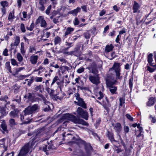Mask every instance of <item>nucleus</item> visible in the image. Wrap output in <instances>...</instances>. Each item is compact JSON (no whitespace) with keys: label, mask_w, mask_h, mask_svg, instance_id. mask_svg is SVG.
Returning a JSON list of instances; mask_svg holds the SVG:
<instances>
[{"label":"nucleus","mask_w":156,"mask_h":156,"mask_svg":"<svg viewBox=\"0 0 156 156\" xmlns=\"http://www.w3.org/2000/svg\"><path fill=\"white\" fill-rule=\"evenodd\" d=\"M11 62L13 66H18V64L16 60L14 58L11 59Z\"/></svg>","instance_id":"79ce46f5"},{"label":"nucleus","mask_w":156,"mask_h":156,"mask_svg":"<svg viewBox=\"0 0 156 156\" xmlns=\"http://www.w3.org/2000/svg\"><path fill=\"white\" fill-rule=\"evenodd\" d=\"M20 29L23 32H25V29L24 25L22 23L20 25Z\"/></svg>","instance_id":"13d9d810"},{"label":"nucleus","mask_w":156,"mask_h":156,"mask_svg":"<svg viewBox=\"0 0 156 156\" xmlns=\"http://www.w3.org/2000/svg\"><path fill=\"white\" fill-rule=\"evenodd\" d=\"M25 69V68L24 67H20L19 68L16 69V72L17 73L21 70H23Z\"/></svg>","instance_id":"4d7b16f0"},{"label":"nucleus","mask_w":156,"mask_h":156,"mask_svg":"<svg viewBox=\"0 0 156 156\" xmlns=\"http://www.w3.org/2000/svg\"><path fill=\"white\" fill-rule=\"evenodd\" d=\"M133 80H131L130 79L129 80V85L130 89L131 90L132 89L133 83Z\"/></svg>","instance_id":"8fccbe9b"},{"label":"nucleus","mask_w":156,"mask_h":156,"mask_svg":"<svg viewBox=\"0 0 156 156\" xmlns=\"http://www.w3.org/2000/svg\"><path fill=\"white\" fill-rule=\"evenodd\" d=\"M44 68L42 67V66H40L38 68V75H40L41 74L44 70Z\"/></svg>","instance_id":"f704fd0d"},{"label":"nucleus","mask_w":156,"mask_h":156,"mask_svg":"<svg viewBox=\"0 0 156 156\" xmlns=\"http://www.w3.org/2000/svg\"><path fill=\"white\" fill-rule=\"evenodd\" d=\"M46 3V0H39V5H44Z\"/></svg>","instance_id":"0e129e2a"},{"label":"nucleus","mask_w":156,"mask_h":156,"mask_svg":"<svg viewBox=\"0 0 156 156\" xmlns=\"http://www.w3.org/2000/svg\"><path fill=\"white\" fill-rule=\"evenodd\" d=\"M89 79L92 83L96 85H97L100 83L99 77L98 75H90L89 76Z\"/></svg>","instance_id":"1a4fd4ad"},{"label":"nucleus","mask_w":156,"mask_h":156,"mask_svg":"<svg viewBox=\"0 0 156 156\" xmlns=\"http://www.w3.org/2000/svg\"><path fill=\"white\" fill-rule=\"evenodd\" d=\"M50 35V33L49 32H47L45 34H44L43 36L42 37V40H43L44 41H45L47 39H44V37H46L47 38Z\"/></svg>","instance_id":"2f4dec72"},{"label":"nucleus","mask_w":156,"mask_h":156,"mask_svg":"<svg viewBox=\"0 0 156 156\" xmlns=\"http://www.w3.org/2000/svg\"><path fill=\"white\" fill-rule=\"evenodd\" d=\"M22 2H25V0H17V3L19 8H20Z\"/></svg>","instance_id":"052dcab7"},{"label":"nucleus","mask_w":156,"mask_h":156,"mask_svg":"<svg viewBox=\"0 0 156 156\" xmlns=\"http://www.w3.org/2000/svg\"><path fill=\"white\" fill-rule=\"evenodd\" d=\"M39 136L38 134H37L31 141L22 147L18 154L21 156H27V153L30 150V148H32L35 142L39 140Z\"/></svg>","instance_id":"f03ea898"},{"label":"nucleus","mask_w":156,"mask_h":156,"mask_svg":"<svg viewBox=\"0 0 156 156\" xmlns=\"http://www.w3.org/2000/svg\"><path fill=\"white\" fill-rule=\"evenodd\" d=\"M38 9L39 10L41 11H44L45 9V7L44 5H39L38 6Z\"/></svg>","instance_id":"09e8293b"},{"label":"nucleus","mask_w":156,"mask_h":156,"mask_svg":"<svg viewBox=\"0 0 156 156\" xmlns=\"http://www.w3.org/2000/svg\"><path fill=\"white\" fill-rule=\"evenodd\" d=\"M20 38L19 37L17 36L15 39V41L14 43H12L11 44V46H17L20 43Z\"/></svg>","instance_id":"412c9836"},{"label":"nucleus","mask_w":156,"mask_h":156,"mask_svg":"<svg viewBox=\"0 0 156 156\" xmlns=\"http://www.w3.org/2000/svg\"><path fill=\"white\" fill-rule=\"evenodd\" d=\"M14 154V152L12 151L10 153H7L5 156H13Z\"/></svg>","instance_id":"774afa93"},{"label":"nucleus","mask_w":156,"mask_h":156,"mask_svg":"<svg viewBox=\"0 0 156 156\" xmlns=\"http://www.w3.org/2000/svg\"><path fill=\"white\" fill-rule=\"evenodd\" d=\"M84 70V68L83 67H81L79 69H78L77 70V72L78 73H80L83 72Z\"/></svg>","instance_id":"e2e57ef3"},{"label":"nucleus","mask_w":156,"mask_h":156,"mask_svg":"<svg viewBox=\"0 0 156 156\" xmlns=\"http://www.w3.org/2000/svg\"><path fill=\"white\" fill-rule=\"evenodd\" d=\"M36 51L35 48L33 46H30L29 48V52L30 53H32Z\"/></svg>","instance_id":"de8ad7c7"},{"label":"nucleus","mask_w":156,"mask_h":156,"mask_svg":"<svg viewBox=\"0 0 156 156\" xmlns=\"http://www.w3.org/2000/svg\"><path fill=\"white\" fill-rule=\"evenodd\" d=\"M74 30L73 28L70 27H68L66 29V31L65 33V36L66 37V36L68 35L71 33Z\"/></svg>","instance_id":"4be33fe9"},{"label":"nucleus","mask_w":156,"mask_h":156,"mask_svg":"<svg viewBox=\"0 0 156 156\" xmlns=\"http://www.w3.org/2000/svg\"><path fill=\"white\" fill-rule=\"evenodd\" d=\"M75 97L76 98V99L77 100V102L76 101H74V103L79 106H80L84 108H87L86 104L83 101V99L80 98V95L78 93H76L74 94Z\"/></svg>","instance_id":"423d86ee"},{"label":"nucleus","mask_w":156,"mask_h":156,"mask_svg":"<svg viewBox=\"0 0 156 156\" xmlns=\"http://www.w3.org/2000/svg\"><path fill=\"white\" fill-rule=\"evenodd\" d=\"M61 39L60 37L58 36L55 37L54 39V44L55 45L59 44L61 42Z\"/></svg>","instance_id":"bb28decb"},{"label":"nucleus","mask_w":156,"mask_h":156,"mask_svg":"<svg viewBox=\"0 0 156 156\" xmlns=\"http://www.w3.org/2000/svg\"><path fill=\"white\" fill-rule=\"evenodd\" d=\"M13 13H12V12L9 13L8 17V20H10L14 18V16L13 15Z\"/></svg>","instance_id":"6e6d98bb"},{"label":"nucleus","mask_w":156,"mask_h":156,"mask_svg":"<svg viewBox=\"0 0 156 156\" xmlns=\"http://www.w3.org/2000/svg\"><path fill=\"white\" fill-rule=\"evenodd\" d=\"M24 98L28 99L29 101L32 102H34L35 101L34 95L30 93H28L26 94L24 96Z\"/></svg>","instance_id":"9b49d317"},{"label":"nucleus","mask_w":156,"mask_h":156,"mask_svg":"<svg viewBox=\"0 0 156 156\" xmlns=\"http://www.w3.org/2000/svg\"><path fill=\"white\" fill-rule=\"evenodd\" d=\"M155 101V100L154 98L152 97L151 98L147 103V105L148 106H151L154 105Z\"/></svg>","instance_id":"a211bd4d"},{"label":"nucleus","mask_w":156,"mask_h":156,"mask_svg":"<svg viewBox=\"0 0 156 156\" xmlns=\"http://www.w3.org/2000/svg\"><path fill=\"white\" fill-rule=\"evenodd\" d=\"M22 14L23 16V17L24 18H28L30 19V15H29L28 16V15L27 14V12L23 11L22 12Z\"/></svg>","instance_id":"4c0bfd02"},{"label":"nucleus","mask_w":156,"mask_h":156,"mask_svg":"<svg viewBox=\"0 0 156 156\" xmlns=\"http://www.w3.org/2000/svg\"><path fill=\"white\" fill-rule=\"evenodd\" d=\"M80 46H78L76 47L75 48L74 50V51H76V55H77L79 54V51L80 50Z\"/></svg>","instance_id":"3c124183"},{"label":"nucleus","mask_w":156,"mask_h":156,"mask_svg":"<svg viewBox=\"0 0 156 156\" xmlns=\"http://www.w3.org/2000/svg\"><path fill=\"white\" fill-rule=\"evenodd\" d=\"M40 26L41 27L45 28L46 27L47 23L44 20H43V21L40 23Z\"/></svg>","instance_id":"c03bdc74"},{"label":"nucleus","mask_w":156,"mask_h":156,"mask_svg":"<svg viewBox=\"0 0 156 156\" xmlns=\"http://www.w3.org/2000/svg\"><path fill=\"white\" fill-rule=\"evenodd\" d=\"M20 50V52L23 55H24L26 51L24 49V43L23 42H21V43Z\"/></svg>","instance_id":"393cba45"},{"label":"nucleus","mask_w":156,"mask_h":156,"mask_svg":"<svg viewBox=\"0 0 156 156\" xmlns=\"http://www.w3.org/2000/svg\"><path fill=\"white\" fill-rule=\"evenodd\" d=\"M44 20V18L43 16H40L36 20L35 24L37 25L40 23H41L43 21V20Z\"/></svg>","instance_id":"b1692460"},{"label":"nucleus","mask_w":156,"mask_h":156,"mask_svg":"<svg viewBox=\"0 0 156 156\" xmlns=\"http://www.w3.org/2000/svg\"><path fill=\"white\" fill-rule=\"evenodd\" d=\"M0 4L2 8H5L8 6V2L6 1H2L0 2Z\"/></svg>","instance_id":"c9c22d12"},{"label":"nucleus","mask_w":156,"mask_h":156,"mask_svg":"<svg viewBox=\"0 0 156 156\" xmlns=\"http://www.w3.org/2000/svg\"><path fill=\"white\" fill-rule=\"evenodd\" d=\"M55 62H53L50 64L49 65L50 67H53L55 69H58L59 67L58 65L57 64L54 65Z\"/></svg>","instance_id":"37998d69"},{"label":"nucleus","mask_w":156,"mask_h":156,"mask_svg":"<svg viewBox=\"0 0 156 156\" xmlns=\"http://www.w3.org/2000/svg\"><path fill=\"white\" fill-rule=\"evenodd\" d=\"M81 9L80 8H77L71 11L68 12L69 14H73V16H76L77 15L78 12H79L80 11Z\"/></svg>","instance_id":"f3484780"},{"label":"nucleus","mask_w":156,"mask_h":156,"mask_svg":"<svg viewBox=\"0 0 156 156\" xmlns=\"http://www.w3.org/2000/svg\"><path fill=\"white\" fill-rule=\"evenodd\" d=\"M65 134V133L62 134L63 139L64 140H72L74 138V137L70 134L68 133L66 135Z\"/></svg>","instance_id":"4468645a"},{"label":"nucleus","mask_w":156,"mask_h":156,"mask_svg":"<svg viewBox=\"0 0 156 156\" xmlns=\"http://www.w3.org/2000/svg\"><path fill=\"white\" fill-rule=\"evenodd\" d=\"M114 48V46L112 44L110 45H107L105 47V51L106 52H108L112 51Z\"/></svg>","instance_id":"aec40b11"},{"label":"nucleus","mask_w":156,"mask_h":156,"mask_svg":"<svg viewBox=\"0 0 156 156\" xmlns=\"http://www.w3.org/2000/svg\"><path fill=\"white\" fill-rule=\"evenodd\" d=\"M40 106L37 104H35L31 106H29L25 108L23 112L25 116L32 114L39 111Z\"/></svg>","instance_id":"7ed1b4c3"},{"label":"nucleus","mask_w":156,"mask_h":156,"mask_svg":"<svg viewBox=\"0 0 156 156\" xmlns=\"http://www.w3.org/2000/svg\"><path fill=\"white\" fill-rule=\"evenodd\" d=\"M58 77L57 76H55L54 77V78L53 79L52 82V83L51 84V85H52L54 83L58 80Z\"/></svg>","instance_id":"69168bd1"},{"label":"nucleus","mask_w":156,"mask_h":156,"mask_svg":"<svg viewBox=\"0 0 156 156\" xmlns=\"http://www.w3.org/2000/svg\"><path fill=\"white\" fill-rule=\"evenodd\" d=\"M108 136L109 137V139L112 142H116V141L115 140L114 138L113 134L108 132Z\"/></svg>","instance_id":"c85d7f7f"},{"label":"nucleus","mask_w":156,"mask_h":156,"mask_svg":"<svg viewBox=\"0 0 156 156\" xmlns=\"http://www.w3.org/2000/svg\"><path fill=\"white\" fill-rule=\"evenodd\" d=\"M61 119L64 121L63 124H65V122H68L71 121L75 124H82L86 126L88 125V123L83 119L69 113L63 114L62 117Z\"/></svg>","instance_id":"f257e3e1"},{"label":"nucleus","mask_w":156,"mask_h":156,"mask_svg":"<svg viewBox=\"0 0 156 156\" xmlns=\"http://www.w3.org/2000/svg\"><path fill=\"white\" fill-rule=\"evenodd\" d=\"M76 112L78 115L82 118L87 120L88 119V114L87 112L84 111L80 107H78L76 110Z\"/></svg>","instance_id":"0eeeda50"},{"label":"nucleus","mask_w":156,"mask_h":156,"mask_svg":"<svg viewBox=\"0 0 156 156\" xmlns=\"http://www.w3.org/2000/svg\"><path fill=\"white\" fill-rule=\"evenodd\" d=\"M119 108H120L122 105L123 104L125 103V99L123 98H120L119 99Z\"/></svg>","instance_id":"72a5a7b5"},{"label":"nucleus","mask_w":156,"mask_h":156,"mask_svg":"<svg viewBox=\"0 0 156 156\" xmlns=\"http://www.w3.org/2000/svg\"><path fill=\"white\" fill-rule=\"evenodd\" d=\"M132 126L133 127H135L136 126L137 127V128L138 129V130H136V129H135V135L137 137H140L142 135V133H143V130L142 128L140 126V125L139 124H138L136 123L133 124H132Z\"/></svg>","instance_id":"6e6552de"},{"label":"nucleus","mask_w":156,"mask_h":156,"mask_svg":"<svg viewBox=\"0 0 156 156\" xmlns=\"http://www.w3.org/2000/svg\"><path fill=\"white\" fill-rule=\"evenodd\" d=\"M85 149L87 152L91 151L92 148L91 146L89 144H87L85 146Z\"/></svg>","instance_id":"c756f323"},{"label":"nucleus","mask_w":156,"mask_h":156,"mask_svg":"<svg viewBox=\"0 0 156 156\" xmlns=\"http://www.w3.org/2000/svg\"><path fill=\"white\" fill-rule=\"evenodd\" d=\"M149 118L151 120V121L153 123H154L155 122H156V119L154 117H152L151 115H150V116Z\"/></svg>","instance_id":"680f3d73"},{"label":"nucleus","mask_w":156,"mask_h":156,"mask_svg":"<svg viewBox=\"0 0 156 156\" xmlns=\"http://www.w3.org/2000/svg\"><path fill=\"white\" fill-rule=\"evenodd\" d=\"M6 139L5 138H3L0 140V147H3L5 151L7 150V146H6L5 141Z\"/></svg>","instance_id":"2eb2a0df"},{"label":"nucleus","mask_w":156,"mask_h":156,"mask_svg":"<svg viewBox=\"0 0 156 156\" xmlns=\"http://www.w3.org/2000/svg\"><path fill=\"white\" fill-rule=\"evenodd\" d=\"M123 129L125 133H127L129 131V128L127 126H124L123 127Z\"/></svg>","instance_id":"a19ab883"},{"label":"nucleus","mask_w":156,"mask_h":156,"mask_svg":"<svg viewBox=\"0 0 156 156\" xmlns=\"http://www.w3.org/2000/svg\"><path fill=\"white\" fill-rule=\"evenodd\" d=\"M126 116L128 119L130 121H132L133 120V118L131 117V115L129 114H127L126 115Z\"/></svg>","instance_id":"864d4df0"},{"label":"nucleus","mask_w":156,"mask_h":156,"mask_svg":"<svg viewBox=\"0 0 156 156\" xmlns=\"http://www.w3.org/2000/svg\"><path fill=\"white\" fill-rule=\"evenodd\" d=\"M117 82L116 80L111 81L109 80H106V83L107 86L109 87V91L112 94H116L117 88L116 87L113 86V84H115Z\"/></svg>","instance_id":"39448f33"},{"label":"nucleus","mask_w":156,"mask_h":156,"mask_svg":"<svg viewBox=\"0 0 156 156\" xmlns=\"http://www.w3.org/2000/svg\"><path fill=\"white\" fill-rule=\"evenodd\" d=\"M16 58L19 62H21L23 60V58L20 53H18L16 54Z\"/></svg>","instance_id":"cd10ccee"},{"label":"nucleus","mask_w":156,"mask_h":156,"mask_svg":"<svg viewBox=\"0 0 156 156\" xmlns=\"http://www.w3.org/2000/svg\"><path fill=\"white\" fill-rule=\"evenodd\" d=\"M115 130L118 133H119L122 129V127L121 124L119 123H116L114 126Z\"/></svg>","instance_id":"6ab92c4d"},{"label":"nucleus","mask_w":156,"mask_h":156,"mask_svg":"<svg viewBox=\"0 0 156 156\" xmlns=\"http://www.w3.org/2000/svg\"><path fill=\"white\" fill-rule=\"evenodd\" d=\"M79 21L78 19L77 18H75L74 19V21L73 22V23L74 25H77L79 24Z\"/></svg>","instance_id":"603ef678"},{"label":"nucleus","mask_w":156,"mask_h":156,"mask_svg":"<svg viewBox=\"0 0 156 156\" xmlns=\"http://www.w3.org/2000/svg\"><path fill=\"white\" fill-rule=\"evenodd\" d=\"M116 148L117 149H115L114 151L116 152L117 153H119L123 151L120 148H118V147H116Z\"/></svg>","instance_id":"338daca9"},{"label":"nucleus","mask_w":156,"mask_h":156,"mask_svg":"<svg viewBox=\"0 0 156 156\" xmlns=\"http://www.w3.org/2000/svg\"><path fill=\"white\" fill-rule=\"evenodd\" d=\"M34 27V23L33 22L31 23L29 27H27V29L28 30L32 31Z\"/></svg>","instance_id":"bf43d9fd"},{"label":"nucleus","mask_w":156,"mask_h":156,"mask_svg":"<svg viewBox=\"0 0 156 156\" xmlns=\"http://www.w3.org/2000/svg\"><path fill=\"white\" fill-rule=\"evenodd\" d=\"M140 5L136 1H134V4L133 6V12L136 13L137 12L138 10L140 8Z\"/></svg>","instance_id":"ddd939ff"},{"label":"nucleus","mask_w":156,"mask_h":156,"mask_svg":"<svg viewBox=\"0 0 156 156\" xmlns=\"http://www.w3.org/2000/svg\"><path fill=\"white\" fill-rule=\"evenodd\" d=\"M8 98L6 95L2 96L0 98V101H7V100Z\"/></svg>","instance_id":"e433bc0d"},{"label":"nucleus","mask_w":156,"mask_h":156,"mask_svg":"<svg viewBox=\"0 0 156 156\" xmlns=\"http://www.w3.org/2000/svg\"><path fill=\"white\" fill-rule=\"evenodd\" d=\"M47 146L46 145L44 146L43 147V148H42L43 151L44 152H46L47 151L50 150L51 148V147L50 145L48 146V147L47 148Z\"/></svg>","instance_id":"473e14b6"},{"label":"nucleus","mask_w":156,"mask_h":156,"mask_svg":"<svg viewBox=\"0 0 156 156\" xmlns=\"http://www.w3.org/2000/svg\"><path fill=\"white\" fill-rule=\"evenodd\" d=\"M43 78L41 77H36L34 80L36 82H41L42 81Z\"/></svg>","instance_id":"49530a36"},{"label":"nucleus","mask_w":156,"mask_h":156,"mask_svg":"<svg viewBox=\"0 0 156 156\" xmlns=\"http://www.w3.org/2000/svg\"><path fill=\"white\" fill-rule=\"evenodd\" d=\"M121 65L120 63L118 62H115L112 68H110L109 71L110 72H114L115 75L116 76V79H120L121 77L120 76V66Z\"/></svg>","instance_id":"20e7f679"},{"label":"nucleus","mask_w":156,"mask_h":156,"mask_svg":"<svg viewBox=\"0 0 156 156\" xmlns=\"http://www.w3.org/2000/svg\"><path fill=\"white\" fill-rule=\"evenodd\" d=\"M9 123L12 126H14L16 124L15 120L13 119H10L9 120Z\"/></svg>","instance_id":"a18cd8bd"},{"label":"nucleus","mask_w":156,"mask_h":156,"mask_svg":"<svg viewBox=\"0 0 156 156\" xmlns=\"http://www.w3.org/2000/svg\"><path fill=\"white\" fill-rule=\"evenodd\" d=\"M41 85H39L36 86L34 89L35 91H37L39 90V91L41 92H42V90H41Z\"/></svg>","instance_id":"ea45409f"},{"label":"nucleus","mask_w":156,"mask_h":156,"mask_svg":"<svg viewBox=\"0 0 156 156\" xmlns=\"http://www.w3.org/2000/svg\"><path fill=\"white\" fill-rule=\"evenodd\" d=\"M51 8V5H49L48 6L47 8L45 10V13L46 14L49 15L50 13V11Z\"/></svg>","instance_id":"58836bf2"},{"label":"nucleus","mask_w":156,"mask_h":156,"mask_svg":"<svg viewBox=\"0 0 156 156\" xmlns=\"http://www.w3.org/2000/svg\"><path fill=\"white\" fill-rule=\"evenodd\" d=\"M19 112V111L17 109H15L13 111H11L9 113V115L10 117L12 118H18Z\"/></svg>","instance_id":"9d476101"},{"label":"nucleus","mask_w":156,"mask_h":156,"mask_svg":"<svg viewBox=\"0 0 156 156\" xmlns=\"http://www.w3.org/2000/svg\"><path fill=\"white\" fill-rule=\"evenodd\" d=\"M5 68L7 69L10 73H12L9 62H7L5 63Z\"/></svg>","instance_id":"a878e982"},{"label":"nucleus","mask_w":156,"mask_h":156,"mask_svg":"<svg viewBox=\"0 0 156 156\" xmlns=\"http://www.w3.org/2000/svg\"><path fill=\"white\" fill-rule=\"evenodd\" d=\"M1 127L3 130L2 132L4 134L5 133H8L6 125L4 121L2 122Z\"/></svg>","instance_id":"dca6fc26"},{"label":"nucleus","mask_w":156,"mask_h":156,"mask_svg":"<svg viewBox=\"0 0 156 156\" xmlns=\"http://www.w3.org/2000/svg\"><path fill=\"white\" fill-rule=\"evenodd\" d=\"M38 58L37 55H32L30 57V61L32 64L35 65L37 63Z\"/></svg>","instance_id":"f8f14e48"},{"label":"nucleus","mask_w":156,"mask_h":156,"mask_svg":"<svg viewBox=\"0 0 156 156\" xmlns=\"http://www.w3.org/2000/svg\"><path fill=\"white\" fill-rule=\"evenodd\" d=\"M0 112L3 116H6L8 113V112L7 111H6L5 109L4 108H1L0 111Z\"/></svg>","instance_id":"7c9ffc66"},{"label":"nucleus","mask_w":156,"mask_h":156,"mask_svg":"<svg viewBox=\"0 0 156 156\" xmlns=\"http://www.w3.org/2000/svg\"><path fill=\"white\" fill-rule=\"evenodd\" d=\"M84 36L86 39H89L90 37V34L88 31L84 34Z\"/></svg>","instance_id":"5fc2aeb1"},{"label":"nucleus","mask_w":156,"mask_h":156,"mask_svg":"<svg viewBox=\"0 0 156 156\" xmlns=\"http://www.w3.org/2000/svg\"><path fill=\"white\" fill-rule=\"evenodd\" d=\"M152 56L153 54L151 53H150L148 55L147 57L148 62L150 66H154L153 65L152 63V62L153 61Z\"/></svg>","instance_id":"5701e85b"}]
</instances>
